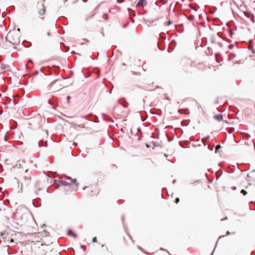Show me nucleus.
Returning <instances> with one entry per match:
<instances>
[{"label":"nucleus","mask_w":255,"mask_h":255,"mask_svg":"<svg viewBox=\"0 0 255 255\" xmlns=\"http://www.w3.org/2000/svg\"><path fill=\"white\" fill-rule=\"evenodd\" d=\"M145 0H139V1L137 3V5L139 6L143 4V2H144Z\"/></svg>","instance_id":"obj_4"},{"label":"nucleus","mask_w":255,"mask_h":255,"mask_svg":"<svg viewBox=\"0 0 255 255\" xmlns=\"http://www.w3.org/2000/svg\"><path fill=\"white\" fill-rule=\"evenodd\" d=\"M229 48H230V49L232 48H233V45H230L229 46Z\"/></svg>","instance_id":"obj_12"},{"label":"nucleus","mask_w":255,"mask_h":255,"mask_svg":"<svg viewBox=\"0 0 255 255\" xmlns=\"http://www.w3.org/2000/svg\"><path fill=\"white\" fill-rule=\"evenodd\" d=\"M67 100L69 101V99H70V97L69 96H67Z\"/></svg>","instance_id":"obj_13"},{"label":"nucleus","mask_w":255,"mask_h":255,"mask_svg":"<svg viewBox=\"0 0 255 255\" xmlns=\"http://www.w3.org/2000/svg\"><path fill=\"white\" fill-rule=\"evenodd\" d=\"M66 180H61L60 181V185L63 186H66L67 185H70L72 183L75 184L77 186L78 184L76 183L75 179H72L70 177L66 176L65 178Z\"/></svg>","instance_id":"obj_2"},{"label":"nucleus","mask_w":255,"mask_h":255,"mask_svg":"<svg viewBox=\"0 0 255 255\" xmlns=\"http://www.w3.org/2000/svg\"><path fill=\"white\" fill-rule=\"evenodd\" d=\"M221 147V146L220 145H218L216 146V152H217V150Z\"/></svg>","instance_id":"obj_6"},{"label":"nucleus","mask_w":255,"mask_h":255,"mask_svg":"<svg viewBox=\"0 0 255 255\" xmlns=\"http://www.w3.org/2000/svg\"><path fill=\"white\" fill-rule=\"evenodd\" d=\"M214 118H215L216 120H218V121H221V120H223V115L220 114V115H216V116H215L214 117Z\"/></svg>","instance_id":"obj_3"},{"label":"nucleus","mask_w":255,"mask_h":255,"mask_svg":"<svg viewBox=\"0 0 255 255\" xmlns=\"http://www.w3.org/2000/svg\"><path fill=\"white\" fill-rule=\"evenodd\" d=\"M180 200H179V198H176L175 199V202L176 203H178L179 202Z\"/></svg>","instance_id":"obj_9"},{"label":"nucleus","mask_w":255,"mask_h":255,"mask_svg":"<svg viewBox=\"0 0 255 255\" xmlns=\"http://www.w3.org/2000/svg\"><path fill=\"white\" fill-rule=\"evenodd\" d=\"M241 192L244 195H246L247 194V192L244 189L242 190Z\"/></svg>","instance_id":"obj_5"},{"label":"nucleus","mask_w":255,"mask_h":255,"mask_svg":"<svg viewBox=\"0 0 255 255\" xmlns=\"http://www.w3.org/2000/svg\"><path fill=\"white\" fill-rule=\"evenodd\" d=\"M72 235H73V236L75 238H76L77 237V235H76V234H75V233H72Z\"/></svg>","instance_id":"obj_10"},{"label":"nucleus","mask_w":255,"mask_h":255,"mask_svg":"<svg viewBox=\"0 0 255 255\" xmlns=\"http://www.w3.org/2000/svg\"><path fill=\"white\" fill-rule=\"evenodd\" d=\"M81 248L84 251L86 250V247L83 245L81 246Z\"/></svg>","instance_id":"obj_8"},{"label":"nucleus","mask_w":255,"mask_h":255,"mask_svg":"<svg viewBox=\"0 0 255 255\" xmlns=\"http://www.w3.org/2000/svg\"><path fill=\"white\" fill-rule=\"evenodd\" d=\"M6 39L13 45H17L19 43V36L14 31L9 32L6 35Z\"/></svg>","instance_id":"obj_1"},{"label":"nucleus","mask_w":255,"mask_h":255,"mask_svg":"<svg viewBox=\"0 0 255 255\" xmlns=\"http://www.w3.org/2000/svg\"><path fill=\"white\" fill-rule=\"evenodd\" d=\"M230 234V233L229 231H228V232H227V235H229Z\"/></svg>","instance_id":"obj_15"},{"label":"nucleus","mask_w":255,"mask_h":255,"mask_svg":"<svg viewBox=\"0 0 255 255\" xmlns=\"http://www.w3.org/2000/svg\"><path fill=\"white\" fill-rule=\"evenodd\" d=\"M10 242H13V240H12V239H11V241H10Z\"/></svg>","instance_id":"obj_17"},{"label":"nucleus","mask_w":255,"mask_h":255,"mask_svg":"<svg viewBox=\"0 0 255 255\" xmlns=\"http://www.w3.org/2000/svg\"><path fill=\"white\" fill-rule=\"evenodd\" d=\"M47 35H48V36H50V32H47Z\"/></svg>","instance_id":"obj_14"},{"label":"nucleus","mask_w":255,"mask_h":255,"mask_svg":"<svg viewBox=\"0 0 255 255\" xmlns=\"http://www.w3.org/2000/svg\"><path fill=\"white\" fill-rule=\"evenodd\" d=\"M253 53H255V51H253Z\"/></svg>","instance_id":"obj_16"},{"label":"nucleus","mask_w":255,"mask_h":255,"mask_svg":"<svg viewBox=\"0 0 255 255\" xmlns=\"http://www.w3.org/2000/svg\"><path fill=\"white\" fill-rule=\"evenodd\" d=\"M19 30H20L19 28H18L17 31H19Z\"/></svg>","instance_id":"obj_18"},{"label":"nucleus","mask_w":255,"mask_h":255,"mask_svg":"<svg viewBox=\"0 0 255 255\" xmlns=\"http://www.w3.org/2000/svg\"><path fill=\"white\" fill-rule=\"evenodd\" d=\"M72 233H73V232H72V231H71V230H69L68 231V235H71H71H72Z\"/></svg>","instance_id":"obj_7"},{"label":"nucleus","mask_w":255,"mask_h":255,"mask_svg":"<svg viewBox=\"0 0 255 255\" xmlns=\"http://www.w3.org/2000/svg\"><path fill=\"white\" fill-rule=\"evenodd\" d=\"M93 242H96V237H94V238L93 239Z\"/></svg>","instance_id":"obj_11"}]
</instances>
